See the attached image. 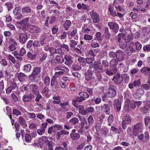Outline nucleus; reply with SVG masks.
<instances>
[{"instance_id":"28","label":"nucleus","mask_w":150,"mask_h":150,"mask_svg":"<svg viewBox=\"0 0 150 150\" xmlns=\"http://www.w3.org/2000/svg\"><path fill=\"white\" fill-rule=\"evenodd\" d=\"M131 120L132 118L129 115H126L122 121L128 125L131 123Z\"/></svg>"},{"instance_id":"38","label":"nucleus","mask_w":150,"mask_h":150,"mask_svg":"<svg viewBox=\"0 0 150 150\" xmlns=\"http://www.w3.org/2000/svg\"><path fill=\"white\" fill-rule=\"evenodd\" d=\"M79 119L75 117H74L70 120L69 121V123L73 125H75L78 122Z\"/></svg>"},{"instance_id":"63","label":"nucleus","mask_w":150,"mask_h":150,"mask_svg":"<svg viewBox=\"0 0 150 150\" xmlns=\"http://www.w3.org/2000/svg\"><path fill=\"white\" fill-rule=\"evenodd\" d=\"M95 127L96 131L98 132L101 129V125L99 122H97L96 124Z\"/></svg>"},{"instance_id":"31","label":"nucleus","mask_w":150,"mask_h":150,"mask_svg":"<svg viewBox=\"0 0 150 150\" xmlns=\"http://www.w3.org/2000/svg\"><path fill=\"white\" fill-rule=\"evenodd\" d=\"M71 24V21L69 20H66L64 24V27L65 30H68Z\"/></svg>"},{"instance_id":"55","label":"nucleus","mask_w":150,"mask_h":150,"mask_svg":"<svg viewBox=\"0 0 150 150\" xmlns=\"http://www.w3.org/2000/svg\"><path fill=\"white\" fill-rule=\"evenodd\" d=\"M144 120L145 126H148L150 121V117L149 116H146L145 117Z\"/></svg>"},{"instance_id":"35","label":"nucleus","mask_w":150,"mask_h":150,"mask_svg":"<svg viewBox=\"0 0 150 150\" xmlns=\"http://www.w3.org/2000/svg\"><path fill=\"white\" fill-rule=\"evenodd\" d=\"M93 71L95 72H101L103 71L102 66H94Z\"/></svg>"},{"instance_id":"24","label":"nucleus","mask_w":150,"mask_h":150,"mask_svg":"<svg viewBox=\"0 0 150 150\" xmlns=\"http://www.w3.org/2000/svg\"><path fill=\"white\" fill-rule=\"evenodd\" d=\"M31 9L30 7H25L22 9V14L25 16H27L28 13L31 12Z\"/></svg>"},{"instance_id":"56","label":"nucleus","mask_w":150,"mask_h":150,"mask_svg":"<svg viewBox=\"0 0 150 150\" xmlns=\"http://www.w3.org/2000/svg\"><path fill=\"white\" fill-rule=\"evenodd\" d=\"M133 85L135 86H140L141 85L140 79H139L135 80L134 81Z\"/></svg>"},{"instance_id":"27","label":"nucleus","mask_w":150,"mask_h":150,"mask_svg":"<svg viewBox=\"0 0 150 150\" xmlns=\"http://www.w3.org/2000/svg\"><path fill=\"white\" fill-rule=\"evenodd\" d=\"M77 30L76 29H73L70 33V36L71 37H74V39L77 40H78L79 37L77 34Z\"/></svg>"},{"instance_id":"45","label":"nucleus","mask_w":150,"mask_h":150,"mask_svg":"<svg viewBox=\"0 0 150 150\" xmlns=\"http://www.w3.org/2000/svg\"><path fill=\"white\" fill-rule=\"evenodd\" d=\"M45 12L44 11H42L40 14L39 16V18L40 19L43 21L45 19Z\"/></svg>"},{"instance_id":"12","label":"nucleus","mask_w":150,"mask_h":150,"mask_svg":"<svg viewBox=\"0 0 150 150\" xmlns=\"http://www.w3.org/2000/svg\"><path fill=\"white\" fill-rule=\"evenodd\" d=\"M112 80L116 84H119L123 81V78L118 73L114 75Z\"/></svg>"},{"instance_id":"7","label":"nucleus","mask_w":150,"mask_h":150,"mask_svg":"<svg viewBox=\"0 0 150 150\" xmlns=\"http://www.w3.org/2000/svg\"><path fill=\"white\" fill-rule=\"evenodd\" d=\"M21 8L20 7H16L13 11V13L17 20L21 19L23 18V15L21 13Z\"/></svg>"},{"instance_id":"37","label":"nucleus","mask_w":150,"mask_h":150,"mask_svg":"<svg viewBox=\"0 0 150 150\" xmlns=\"http://www.w3.org/2000/svg\"><path fill=\"white\" fill-rule=\"evenodd\" d=\"M134 49L132 46H129L126 50V52L128 55H130L131 54L134 52Z\"/></svg>"},{"instance_id":"34","label":"nucleus","mask_w":150,"mask_h":150,"mask_svg":"<svg viewBox=\"0 0 150 150\" xmlns=\"http://www.w3.org/2000/svg\"><path fill=\"white\" fill-rule=\"evenodd\" d=\"M19 122L20 124L24 127L26 126V123L25 119L22 116L19 118Z\"/></svg>"},{"instance_id":"44","label":"nucleus","mask_w":150,"mask_h":150,"mask_svg":"<svg viewBox=\"0 0 150 150\" xmlns=\"http://www.w3.org/2000/svg\"><path fill=\"white\" fill-rule=\"evenodd\" d=\"M70 43H69L70 47L74 48L76 45L78 44V41H75L74 40H71L70 41Z\"/></svg>"},{"instance_id":"18","label":"nucleus","mask_w":150,"mask_h":150,"mask_svg":"<svg viewBox=\"0 0 150 150\" xmlns=\"http://www.w3.org/2000/svg\"><path fill=\"white\" fill-rule=\"evenodd\" d=\"M124 54L122 51L119 50L117 51L116 57L118 61H122L124 59Z\"/></svg>"},{"instance_id":"42","label":"nucleus","mask_w":150,"mask_h":150,"mask_svg":"<svg viewBox=\"0 0 150 150\" xmlns=\"http://www.w3.org/2000/svg\"><path fill=\"white\" fill-rule=\"evenodd\" d=\"M17 45V43L11 44L9 47L10 50L11 51L15 50L16 49Z\"/></svg>"},{"instance_id":"1","label":"nucleus","mask_w":150,"mask_h":150,"mask_svg":"<svg viewBox=\"0 0 150 150\" xmlns=\"http://www.w3.org/2000/svg\"><path fill=\"white\" fill-rule=\"evenodd\" d=\"M116 87L113 85H110L106 90V95L109 98H112L116 95Z\"/></svg>"},{"instance_id":"5","label":"nucleus","mask_w":150,"mask_h":150,"mask_svg":"<svg viewBox=\"0 0 150 150\" xmlns=\"http://www.w3.org/2000/svg\"><path fill=\"white\" fill-rule=\"evenodd\" d=\"M137 135L138 139L144 143H146L149 138V132L147 131L145 132L144 135L143 134Z\"/></svg>"},{"instance_id":"60","label":"nucleus","mask_w":150,"mask_h":150,"mask_svg":"<svg viewBox=\"0 0 150 150\" xmlns=\"http://www.w3.org/2000/svg\"><path fill=\"white\" fill-rule=\"evenodd\" d=\"M127 38V39H126L125 38V41L126 42H128L132 40L133 39V36L131 34H130L128 35Z\"/></svg>"},{"instance_id":"57","label":"nucleus","mask_w":150,"mask_h":150,"mask_svg":"<svg viewBox=\"0 0 150 150\" xmlns=\"http://www.w3.org/2000/svg\"><path fill=\"white\" fill-rule=\"evenodd\" d=\"M135 44L136 47V49L138 50H140L142 47V45L139 42H137L135 43Z\"/></svg>"},{"instance_id":"10","label":"nucleus","mask_w":150,"mask_h":150,"mask_svg":"<svg viewBox=\"0 0 150 150\" xmlns=\"http://www.w3.org/2000/svg\"><path fill=\"white\" fill-rule=\"evenodd\" d=\"M34 97V95L30 93L25 94L23 97L22 100L24 102H28L31 101Z\"/></svg>"},{"instance_id":"4","label":"nucleus","mask_w":150,"mask_h":150,"mask_svg":"<svg viewBox=\"0 0 150 150\" xmlns=\"http://www.w3.org/2000/svg\"><path fill=\"white\" fill-rule=\"evenodd\" d=\"M29 19V18H26L21 21L16 23V25L17 27L22 30L25 29L27 26V23Z\"/></svg>"},{"instance_id":"13","label":"nucleus","mask_w":150,"mask_h":150,"mask_svg":"<svg viewBox=\"0 0 150 150\" xmlns=\"http://www.w3.org/2000/svg\"><path fill=\"white\" fill-rule=\"evenodd\" d=\"M117 70V67L116 66H110V69L106 70V73L110 76L116 73Z\"/></svg>"},{"instance_id":"47","label":"nucleus","mask_w":150,"mask_h":150,"mask_svg":"<svg viewBox=\"0 0 150 150\" xmlns=\"http://www.w3.org/2000/svg\"><path fill=\"white\" fill-rule=\"evenodd\" d=\"M73 11L72 8L68 6L65 9V11L66 13L71 15Z\"/></svg>"},{"instance_id":"50","label":"nucleus","mask_w":150,"mask_h":150,"mask_svg":"<svg viewBox=\"0 0 150 150\" xmlns=\"http://www.w3.org/2000/svg\"><path fill=\"white\" fill-rule=\"evenodd\" d=\"M123 78V79H124L125 83H127L129 80V76L128 74H124L122 76Z\"/></svg>"},{"instance_id":"14","label":"nucleus","mask_w":150,"mask_h":150,"mask_svg":"<svg viewBox=\"0 0 150 150\" xmlns=\"http://www.w3.org/2000/svg\"><path fill=\"white\" fill-rule=\"evenodd\" d=\"M28 39V36L24 32L21 33L19 34V41L22 43H24Z\"/></svg>"},{"instance_id":"9","label":"nucleus","mask_w":150,"mask_h":150,"mask_svg":"<svg viewBox=\"0 0 150 150\" xmlns=\"http://www.w3.org/2000/svg\"><path fill=\"white\" fill-rule=\"evenodd\" d=\"M29 87V89L35 95L39 93L38 86L37 85L35 84H30Z\"/></svg>"},{"instance_id":"30","label":"nucleus","mask_w":150,"mask_h":150,"mask_svg":"<svg viewBox=\"0 0 150 150\" xmlns=\"http://www.w3.org/2000/svg\"><path fill=\"white\" fill-rule=\"evenodd\" d=\"M70 135L72 139L75 140H78L80 137V134L78 133H72Z\"/></svg>"},{"instance_id":"52","label":"nucleus","mask_w":150,"mask_h":150,"mask_svg":"<svg viewBox=\"0 0 150 150\" xmlns=\"http://www.w3.org/2000/svg\"><path fill=\"white\" fill-rule=\"evenodd\" d=\"M94 110V108L92 107H90L86 108V114L88 113H92Z\"/></svg>"},{"instance_id":"2","label":"nucleus","mask_w":150,"mask_h":150,"mask_svg":"<svg viewBox=\"0 0 150 150\" xmlns=\"http://www.w3.org/2000/svg\"><path fill=\"white\" fill-rule=\"evenodd\" d=\"M79 96H76V100L78 102L81 103L84 101L86 98L89 97V95L84 91L79 92L78 94Z\"/></svg>"},{"instance_id":"8","label":"nucleus","mask_w":150,"mask_h":150,"mask_svg":"<svg viewBox=\"0 0 150 150\" xmlns=\"http://www.w3.org/2000/svg\"><path fill=\"white\" fill-rule=\"evenodd\" d=\"M121 101L119 98L116 99L114 101V107L117 112L119 111L121 109Z\"/></svg>"},{"instance_id":"11","label":"nucleus","mask_w":150,"mask_h":150,"mask_svg":"<svg viewBox=\"0 0 150 150\" xmlns=\"http://www.w3.org/2000/svg\"><path fill=\"white\" fill-rule=\"evenodd\" d=\"M108 25L110 28L113 30L115 33H117L119 28L117 24L112 22H110L108 23Z\"/></svg>"},{"instance_id":"20","label":"nucleus","mask_w":150,"mask_h":150,"mask_svg":"<svg viewBox=\"0 0 150 150\" xmlns=\"http://www.w3.org/2000/svg\"><path fill=\"white\" fill-rule=\"evenodd\" d=\"M40 29L38 27L34 25L30 26V31L33 33H38L40 31Z\"/></svg>"},{"instance_id":"48","label":"nucleus","mask_w":150,"mask_h":150,"mask_svg":"<svg viewBox=\"0 0 150 150\" xmlns=\"http://www.w3.org/2000/svg\"><path fill=\"white\" fill-rule=\"evenodd\" d=\"M44 83L45 84L46 86H48L50 83V79L48 76H45L44 79Z\"/></svg>"},{"instance_id":"46","label":"nucleus","mask_w":150,"mask_h":150,"mask_svg":"<svg viewBox=\"0 0 150 150\" xmlns=\"http://www.w3.org/2000/svg\"><path fill=\"white\" fill-rule=\"evenodd\" d=\"M45 143L48 145V149L52 148L53 143L52 142L49 141L48 140H45Z\"/></svg>"},{"instance_id":"15","label":"nucleus","mask_w":150,"mask_h":150,"mask_svg":"<svg viewBox=\"0 0 150 150\" xmlns=\"http://www.w3.org/2000/svg\"><path fill=\"white\" fill-rule=\"evenodd\" d=\"M144 93V91L142 88H139L137 90L134 96L137 99H139Z\"/></svg>"},{"instance_id":"51","label":"nucleus","mask_w":150,"mask_h":150,"mask_svg":"<svg viewBox=\"0 0 150 150\" xmlns=\"http://www.w3.org/2000/svg\"><path fill=\"white\" fill-rule=\"evenodd\" d=\"M48 137L46 136H43L39 138L38 142L39 143H45V140H47Z\"/></svg>"},{"instance_id":"33","label":"nucleus","mask_w":150,"mask_h":150,"mask_svg":"<svg viewBox=\"0 0 150 150\" xmlns=\"http://www.w3.org/2000/svg\"><path fill=\"white\" fill-rule=\"evenodd\" d=\"M78 117L80 121H81L80 124L85 125L86 124L87 122L84 116L78 115Z\"/></svg>"},{"instance_id":"59","label":"nucleus","mask_w":150,"mask_h":150,"mask_svg":"<svg viewBox=\"0 0 150 150\" xmlns=\"http://www.w3.org/2000/svg\"><path fill=\"white\" fill-rule=\"evenodd\" d=\"M84 39L85 40H91L93 38V36L87 34H85L83 37Z\"/></svg>"},{"instance_id":"19","label":"nucleus","mask_w":150,"mask_h":150,"mask_svg":"<svg viewBox=\"0 0 150 150\" xmlns=\"http://www.w3.org/2000/svg\"><path fill=\"white\" fill-rule=\"evenodd\" d=\"M64 59L66 60L65 64L67 65H71L72 63V61L71 60V57L69 54H67L65 56Z\"/></svg>"},{"instance_id":"16","label":"nucleus","mask_w":150,"mask_h":150,"mask_svg":"<svg viewBox=\"0 0 150 150\" xmlns=\"http://www.w3.org/2000/svg\"><path fill=\"white\" fill-rule=\"evenodd\" d=\"M100 107L101 110H103L106 114L108 115L110 114V107L108 105L104 104L103 105H101Z\"/></svg>"},{"instance_id":"61","label":"nucleus","mask_w":150,"mask_h":150,"mask_svg":"<svg viewBox=\"0 0 150 150\" xmlns=\"http://www.w3.org/2000/svg\"><path fill=\"white\" fill-rule=\"evenodd\" d=\"M49 91V89L47 87H45L41 91V93L42 94H47Z\"/></svg>"},{"instance_id":"39","label":"nucleus","mask_w":150,"mask_h":150,"mask_svg":"<svg viewBox=\"0 0 150 150\" xmlns=\"http://www.w3.org/2000/svg\"><path fill=\"white\" fill-rule=\"evenodd\" d=\"M12 53L15 57L17 59H18L19 60H21L22 59V56L21 54H19L17 51H15L13 52Z\"/></svg>"},{"instance_id":"32","label":"nucleus","mask_w":150,"mask_h":150,"mask_svg":"<svg viewBox=\"0 0 150 150\" xmlns=\"http://www.w3.org/2000/svg\"><path fill=\"white\" fill-rule=\"evenodd\" d=\"M141 72L145 74H150V68L147 67H145L141 70Z\"/></svg>"},{"instance_id":"58","label":"nucleus","mask_w":150,"mask_h":150,"mask_svg":"<svg viewBox=\"0 0 150 150\" xmlns=\"http://www.w3.org/2000/svg\"><path fill=\"white\" fill-rule=\"evenodd\" d=\"M104 35L108 38H109L110 37V34L108 33V27L105 28Z\"/></svg>"},{"instance_id":"6","label":"nucleus","mask_w":150,"mask_h":150,"mask_svg":"<svg viewBox=\"0 0 150 150\" xmlns=\"http://www.w3.org/2000/svg\"><path fill=\"white\" fill-rule=\"evenodd\" d=\"M125 34L122 33H119L117 36V41L119 42L120 47L123 49L126 48V45L122 42V40H125Z\"/></svg>"},{"instance_id":"54","label":"nucleus","mask_w":150,"mask_h":150,"mask_svg":"<svg viewBox=\"0 0 150 150\" xmlns=\"http://www.w3.org/2000/svg\"><path fill=\"white\" fill-rule=\"evenodd\" d=\"M79 62L81 65H83V64L86 61V59L83 57H80L78 59Z\"/></svg>"},{"instance_id":"23","label":"nucleus","mask_w":150,"mask_h":150,"mask_svg":"<svg viewBox=\"0 0 150 150\" xmlns=\"http://www.w3.org/2000/svg\"><path fill=\"white\" fill-rule=\"evenodd\" d=\"M83 32L85 33L90 34L91 35L95 33V30L93 28L90 29L88 28H83L82 29Z\"/></svg>"},{"instance_id":"22","label":"nucleus","mask_w":150,"mask_h":150,"mask_svg":"<svg viewBox=\"0 0 150 150\" xmlns=\"http://www.w3.org/2000/svg\"><path fill=\"white\" fill-rule=\"evenodd\" d=\"M79 110V113L82 115H86V109L85 110L84 107L82 105H79L78 107Z\"/></svg>"},{"instance_id":"40","label":"nucleus","mask_w":150,"mask_h":150,"mask_svg":"<svg viewBox=\"0 0 150 150\" xmlns=\"http://www.w3.org/2000/svg\"><path fill=\"white\" fill-rule=\"evenodd\" d=\"M40 69L39 67H35V68L34 69L32 74L30 75V76H33V75L38 74L40 72Z\"/></svg>"},{"instance_id":"29","label":"nucleus","mask_w":150,"mask_h":150,"mask_svg":"<svg viewBox=\"0 0 150 150\" xmlns=\"http://www.w3.org/2000/svg\"><path fill=\"white\" fill-rule=\"evenodd\" d=\"M26 75L22 73H20L18 75V79L21 82H23L25 81Z\"/></svg>"},{"instance_id":"21","label":"nucleus","mask_w":150,"mask_h":150,"mask_svg":"<svg viewBox=\"0 0 150 150\" xmlns=\"http://www.w3.org/2000/svg\"><path fill=\"white\" fill-rule=\"evenodd\" d=\"M150 107V101H148L146 103V105L141 109V111L144 114L147 112Z\"/></svg>"},{"instance_id":"3","label":"nucleus","mask_w":150,"mask_h":150,"mask_svg":"<svg viewBox=\"0 0 150 150\" xmlns=\"http://www.w3.org/2000/svg\"><path fill=\"white\" fill-rule=\"evenodd\" d=\"M143 129V125L142 122H139L135 125L133 127V130L135 135L141 132Z\"/></svg>"},{"instance_id":"49","label":"nucleus","mask_w":150,"mask_h":150,"mask_svg":"<svg viewBox=\"0 0 150 150\" xmlns=\"http://www.w3.org/2000/svg\"><path fill=\"white\" fill-rule=\"evenodd\" d=\"M49 50L50 53V56H53L56 53V49L52 47H50L49 48Z\"/></svg>"},{"instance_id":"64","label":"nucleus","mask_w":150,"mask_h":150,"mask_svg":"<svg viewBox=\"0 0 150 150\" xmlns=\"http://www.w3.org/2000/svg\"><path fill=\"white\" fill-rule=\"evenodd\" d=\"M150 86L146 83L142 85L141 87L146 90H148L150 89Z\"/></svg>"},{"instance_id":"25","label":"nucleus","mask_w":150,"mask_h":150,"mask_svg":"<svg viewBox=\"0 0 150 150\" xmlns=\"http://www.w3.org/2000/svg\"><path fill=\"white\" fill-rule=\"evenodd\" d=\"M85 79L86 80H89L92 78V74L91 70H88L85 73Z\"/></svg>"},{"instance_id":"36","label":"nucleus","mask_w":150,"mask_h":150,"mask_svg":"<svg viewBox=\"0 0 150 150\" xmlns=\"http://www.w3.org/2000/svg\"><path fill=\"white\" fill-rule=\"evenodd\" d=\"M55 60L57 61V62H60L61 63L64 62V59H63V58L62 57L58 56V55H57L56 56L55 60H52L51 61V62L54 63V61Z\"/></svg>"},{"instance_id":"53","label":"nucleus","mask_w":150,"mask_h":150,"mask_svg":"<svg viewBox=\"0 0 150 150\" xmlns=\"http://www.w3.org/2000/svg\"><path fill=\"white\" fill-rule=\"evenodd\" d=\"M88 120L89 125L93 124L94 122V120L92 116L90 115L88 119Z\"/></svg>"},{"instance_id":"26","label":"nucleus","mask_w":150,"mask_h":150,"mask_svg":"<svg viewBox=\"0 0 150 150\" xmlns=\"http://www.w3.org/2000/svg\"><path fill=\"white\" fill-rule=\"evenodd\" d=\"M29 77L30 78L31 81L33 82H37L39 81V76H37V75H33V76H30V75Z\"/></svg>"},{"instance_id":"43","label":"nucleus","mask_w":150,"mask_h":150,"mask_svg":"<svg viewBox=\"0 0 150 150\" xmlns=\"http://www.w3.org/2000/svg\"><path fill=\"white\" fill-rule=\"evenodd\" d=\"M12 114L13 115L18 116L19 115H21V113L17 109H14L13 110Z\"/></svg>"},{"instance_id":"41","label":"nucleus","mask_w":150,"mask_h":150,"mask_svg":"<svg viewBox=\"0 0 150 150\" xmlns=\"http://www.w3.org/2000/svg\"><path fill=\"white\" fill-rule=\"evenodd\" d=\"M25 141L27 143L29 142L31 140L32 137L30 135L26 133L25 134Z\"/></svg>"},{"instance_id":"17","label":"nucleus","mask_w":150,"mask_h":150,"mask_svg":"<svg viewBox=\"0 0 150 150\" xmlns=\"http://www.w3.org/2000/svg\"><path fill=\"white\" fill-rule=\"evenodd\" d=\"M17 85L16 83L13 81L10 84L9 87L6 90V93L7 94L9 93H11L12 90L15 89L16 88Z\"/></svg>"},{"instance_id":"62","label":"nucleus","mask_w":150,"mask_h":150,"mask_svg":"<svg viewBox=\"0 0 150 150\" xmlns=\"http://www.w3.org/2000/svg\"><path fill=\"white\" fill-rule=\"evenodd\" d=\"M95 58L94 57H92L91 58H86V60L87 63L88 64L91 63L94 60Z\"/></svg>"}]
</instances>
